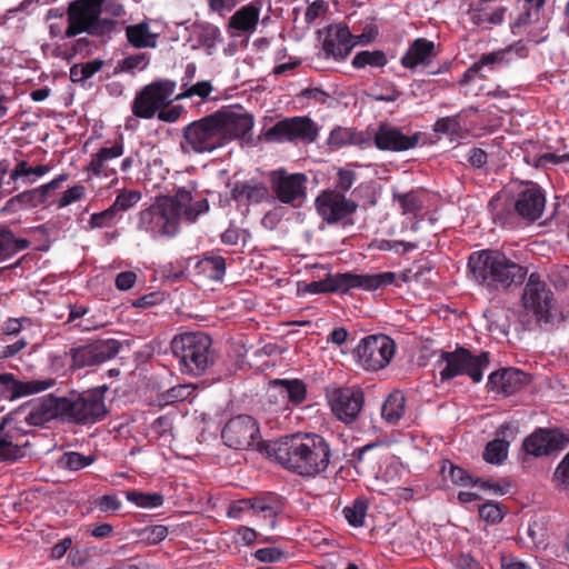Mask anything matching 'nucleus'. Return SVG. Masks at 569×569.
<instances>
[{
    "instance_id": "6e6d98bb",
    "label": "nucleus",
    "mask_w": 569,
    "mask_h": 569,
    "mask_svg": "<svg viewBox=\"0 0 569 569\" xmlns=\"http://www.w3.org/2000/svg\"><path fill=\"white\" fill-rule=\"evenodd\" d=\"M141 199V193L137 190H122L111 204L117 214L132 208Z\"/></svg>"
},
{
    "instance_id": "13d9d810",
    "label": "nucleus",
    "mask_w": 569,
    "mask_h": 569,
    "mask_svg": "<svg viewBox=\"0 0 569 569\" xmlns=\"http://www.w3.org/2000/svg\"><path fill=\"white\" fill-rule=\"evenodd\" d=\"M118 214L110 206L108 209L92 213L89 220V224L93 229L109 228L118 221Z\"/></svg>"
},
{
    "instance_id": "7ed1b4c3",
    "label": "nucleus",
    "mask_w": 569,
    "mask_h": 569,
    "mask_svg": "<svg viewBox=\"0 0 569 569\" xmlns=\"http://www.w3.org/2000/svg\"><path fill=\"white\" fill-rule=\"evenodd\" d=\"M208 210L207 198L194 199L190 190L179 188L174 194L160 197L154 204L140 211L138 229L152 238L173 236L181 219L193 222L199 214Z\"/></svg>"
},
{
    "instance_id": "9d476101",
    "label": "nucleus",
    "mask_w": 569,
    "mask_h": 569,
    "mask_svg": "<svg viewBox=\"0 0 569 569\" xmlns=\"http://www.w3.org/2000/svg\"><path fill=\"white\" fill-rule=\"evenodd\" d=\"M268 181L271 201L298 208L307 199L309 179L303 172L278 168L268 173Z\"/></svg>"
},
{
    "instance_id": "338daca9",
    "label": "nucleus",
    "mask_w": 569,
    "mask_h": 569,
    "mask_svg": "<svg viewBox=\"0 0 569 569\" xmlns=\"http://www.w3.org/2000/svg\"><path fill=\"white\" fill-rule=\"evenodd\" d=\"M28 325H32V320L29 317H21V318H8L1 327L2 333L13 336L18 335L23 327Z\"/></svg>"
},
{
    "instance_id": "79ce46f5",
    "label": "nucleus",
    "mask_w": 569,
    "mask_h": 569,
    "mask_svg": "<svg viewBox=\"0 0 569 569\" xmlns=\"http://www.w3.org/2000/svg\"><path fill=\"white\" fill-rule=\"evenodd\" d=\"M126 499L139 508L154 509L164 502V497L160 492H144L139 490H130L126 492Z\"/></svg>"
},
{
    "instance_id": "bb28decb",
    "label": "nucleus",
    "mask_w": 569,
    "mask_h": 569,
    "mask_svg": "<svg viewBox=\"0 0 569 569\" xmlns=\"http://www.w3.org/2000/svg\"><path fill=\"white\" fill-rule=\"evenodd\" d=\"M355 47L353 34L348 26L342 23L331 24L327 28L322 49L327 57L343 60Z\"/></svg>"
},
{
    "instance_id": "7c9ffc66",
    "label": "nucleus",
    "mask_w": 569,
    "mask_h": 569,
    "mask_svg": "<svg viewBox=\"0 0 569 569\" xmlns=\"http://www.w3.org/2000/svg\"><path fill=\"white\" fill-rule=\"evenodd\" d=\"M527 56V47L521 42H517L515 44L506 47L505 49L483 53L477 60V62L481 69L483 67H488L490 70H495L497 68L507 66L518 59L526 58Z\"/></svg>"
},
{
    "instance_id": "aec40b11",
    "label": "nucleus",
    "mask_w": 569,
    "mask_h": 569,
    "mask_svg": "<svg viewBox=\"0 0 569 569\" xmlns=\"http://www.w3.org/2000/svg\"><path fill=\"white\" fill-rule=\"evenodd\" d=\"M56 379L18 380L11 372L0 373V399L14 400L21 397L39 393L52 388Z\"/></svg>"
},
{
    "instance_id": "052dcab7",
    "label": "nucleus",
    "mask_w": 569,
    "mask_h": 569,
    "mask_svg": "<svg viewBox=\"0 0 569 569\" xmlns=\"http://www.w3.org/2000/svg\"><path fill=\"white\" fill-rule=\"evenodd\" d=\"M479 516L489 523H498L503 519L505 512L498 502L488 501L479 506Z\"/></svg>"
},
{
    "instance_id": "b1692460",
    "label": "nucleus",
    "mask_w": 569,
    "mask_h": 569,
    "mask_svg": "<svg viewBox=\"0 0 569 569\" xmlns=\"http://www.w3.org/2000/svg\"><path fill=\"white\" fill-rule=\"evenodd\" d=\"M516 210L527 223L537 221L546 206L545 193L537 184H529L513 198Z\"/></svg>"
},
{
    "instance_id": "8fccbe9b",
    "label": "nucleus",
    "mask_w": 569,
    "mask_h": 569,
    "mask_svg": "<svg viewBox=\"0 0 569 569\" xmlns=\"http://www.w3.org/2000/svg\"><path fill=\"white\" fill-rule=\"evenodd\" d=\"M448 468V477L455 486L469 487L477 486L478 481L462 467L453 465L451 461H445L442 472L445 473Z\"/></svg>"
},
{
    "instance_id": "20e7f679",
    "label": "nucleus",
    "mask_w": 569,
    "mask_h": 569,
    "mask_svg": "<svg viewBox=\"0 0 569 569\" xmlns=\"http://www.w3.org/2000/svg\"><path fill=\"white\" fill-rule=\"evenodd\" d=\"M62 407L63 397L49 395L3 416L0 421V461L16 462L24 456L20 440L26 431L17 427L19 416L24 415L23 420L29 426L42 427L54 419L64 421Z\"/></svg>"
},
{
    "instance_id": "c03bdc74",
    "label": "nucleus",
    "mask_w": 569,
    "mask_h": 569,
    "mask_svg": "<svg viewBox=\"0 0 569 569\" xmlns=\"http://www.w3.org/2000/svg\"><path fill=\"white\" fill-rule=\"evenodd\" d=\"M509 442L505 439L496 438L489 441L482 452V458L490 465H501L508 457Z\"/></svg>"
},
{
    "instance_id": "f8f14e48",
    "label": "nucleus",
    "mask_w": 569,
    "mask_h": 569,
    "mask_svg": "<svg viewBox=\"0 0 569 569\" xmlns=\"http://www.w3.org/2000/svg\"><path fill=\"white\" fill-rule=\"evenodd\" d=\"M396 352L395 341L386 335H370L362 338L355 349L357 363L367 371L386 368Z\"/></svg>"
},
{
    "instance_id": "39448f33",
    "label": "nucleus",
    "mask_w": 569,
    "mask_h": 569,
    "mask_svg": "<svg viewBox=\"0 0 569 569\" xmlns=\"http://www.w3.org/2000/svg\"><path fill=\"white\" fill-rule=\"evenodd\" d=\"M528 274L523 267L499 250H480L468 258V276L488 293L506 292L523 283Z\"/></svg>"
},
{
    "instance_id": "de8ad7c7",
    "label": "nucleus",
    "mask_w": 569,
    "mask_h": 569,
    "mask_svg": "<svg viewBox=\"0 0 569 569\" xmlns=\"http://www.w3.org/2000/svg\"><path fill=\"white\" fill-rule=\"evenodd\" d=\"M96 457L93 455L86 456L78 451H68L61 456L58 463L63 469L78 471L90 466Z\"/></svg>"
},
{
    "instance_id": "72a5a7b5",
    "label": "nucleus",
    "mask_w": 569,
    "mask_h": 569,
    "mask_svg": "<svg viewBox=\"0 0 569 569\" xmlns=\"http://www.w3.org/2000/svg\"><path fill=\"white\" fill-rule=\"evenodd\" d=\"M192 37L197 42V48L204 49L208 56L213 54L217 44L223 41L220 29L208 22L196 23Z\"/></svg>"
},
{
    "instance_id": "c85d7f7f",
    "label": "nucleus",
    "mask_w": 569,
    "mask_h": 569,
    "mask_svg": "<svg viewBox=\"0 0 569 569\" xmlns=\"http://www.w3.org/2000/svg\"><path fill=\"white\" fill-rule=\"evenodd\" d=\"M230 197L239 204H259L270 200L269 187L257 179L237 181L230 190Z\"/></svg>"
},
{
    "instance_id": "37998d69",
    "label": "nucleus",
    "mask_w": 569,
    "mask_h": 569,
    "mask_svg": "<svg viewBox=\"0 0 569 569\" xmlns=\"http://www.w3.org/2000/svg\"><path fill=\"white\" fill-rule=\"evenodd\" d=\"M104 66L101 59H94L83 63H76L70 68V80L73 83L83 84L88 79L99 72Z\"/></svg>"
},
{
    "instance_id": "ea45409f",
    "label": "nucleus",
    "mask_w": 569,
    "mask_h": 569,
    "mask_svg": "<svg viewBox=\"0 0 569 569\" xmlns=\"http://www.w3.org/2000/svg\"><path fill=\"white\" fill-rule=\"evenodd\" d=\"M66 356L70 357V368L73 370L99 365L92 343L72 347L66 352Z\"/></svg>"
},
{
    "instance_id": "c756f323",
    "label": "nucleus",
    "mask_w": 569,
    "mask_h": 569,
    "mask_svg": "<svg viewBox=\"0 0 569 569\" xmlns=\"http://www.w3.org/2000/svg\"><path fill=\"white\" fill-rule=\"evenodd\" d=\"M260 16V7L250 2L238 9L228 21V31L234 36L256 31Z\"/></svg>"
},
{
    "instance_id": "6e6552de",
    "label": "nucleus",
    "mask_w": 569,
    "mask_h": 569,
    "mask_svg": "<svg viewBox=\"0 0 569 569\" xmlns=\"http://www.w3.org/2000/svg\"><path fill=\"white\" fill-rule=\"evenodd\" d=\"M490 365V353L481 351L473 355L465 347H457L453 351H440V358L436 366L439 368V377L442 382L458 376H468L475 383L483 378V371Z\"/></svg>"
},
{
    "instance_id": "4c0bfd02",
    "label": "nucleus",
    "mask_w": 569,
    "mask_h": 569,
    "mask_svg": "<svg viewBox=\"0 0 569 569\" xmlns=\"http://www.w3.org/2000/svg\"><path fill=\"white\" fill-rule=\"evenodd\" d=\"M29 244V240L16 238L8 228L0 226V263L27 249Z\"/></svg>"
},
{
    "instance_id": "0e129e2a",
    "label": "nucleus",
    "mask_w": 569,
    "mask_h": 569,
    "mask_svg": "<svg viewBox=\"0 0 569 569\" xmlns=\"http://www.w3.org/2000/svg\"><path fill=\"white\" fill-rule=\"evenodd\" d=\"M353 139V132L346 128L333 129L328 138V143L332 148H341L348 143H351Z\"/></svg>"
},
{
    "instance_id": "f3484780",
    "label": "nucleus",
    "mask_w": 569,
    "mask_h": 569,
    "mask_svg": "<svg viewBox=\"0 0 569 569\" xmlns=\"http://www.w3.org/2000/svg\"><path fill=\"white\" fill-rule=\"evenodd\" d=\"M358 207L356 201L332 189L321 191L315 199L317 213L328 224L351 222Z\"/></svg>"
},
{
    "instance_id": "774afa93",
    "label": "nucleus",
    "mask_w": 569,
    "mask_h": 569,
    "mask_svg": "<svg viewBox=\"0 0 569 569\" xmlns=\"http://www.w3.org/2000/svg\"><path fill=\"white\" fill-rule=\"evenodd\" d=\"M553 480L563 488L569 486V451L557 466L553 472Z\"/></svg>"
},
{
    "instance_id": "864d4df0",
    "label": "nucleus",
    "mask_w": 569,
    "mask_h": 569,
    "mask_svg": "<svg viewBox=\"0 0 569 569\" xmlns=\"http://www.w3.org/2000/svg\"><path fill=\"white\" fill-rule=\"evenodd\" d=\"M526 10L520 13L516 20V26L522 27L531 23L533 20L539 19V11L543 8L547 0H523Z\"/></svg>"
},
{
    "instance_id": "f257e3e1",
    "label": "nucleus",
    "mask_w": 569,
    "mask_h": 569,
    "mask_svg": "<svg viewBox=\"0 0 569 569\" xmlns=\"http://www.w3.org/2000/svg\"><path fill=\"white\" fill-rule=\"evenodd\" d=\"M252 127L253 119L248 113L220 109L183 128L180 150L183 154L210 153L243 138Z\"/></svg>"
},
{
    "instance_id": "f03ea898",
    "label": "nucleus",
    "mask_w": 569,
    "mask_h": 569,
    "mask_svg": "<svg viewBox=\"0 0 569 569\" xmlns=\"http://www.w3.org/2000/svg\"><path fill=\"white\" fill-rule=\"evenodd\" d=\"M267 453L284 469L303 478L323 473L331 459L329 442L318 433H293L269 443Z\"/></svg>"
},
{
    "instance_id": "423d86ee",
    "label": "nucleus",
    "mask_w": 569,
    "mask_h": 569,
    "mask_svg": "<svg viewBox=\"0 0 569 569\" xmlns=\"http://www.w3.org/2000/svg\"><path fill=\"white\" fill-rule=\"evenodd\" d=\"M102 11L111 17L120 18L126 14L124 7L116 0H74L67 9L68 27L63 38H73L80 33L92 37L110 34L116 21L102 18Z\"/></svg>"
},
{
    "instance_id": "4468645a",
    "label": "nucleus",
    "mask_w": 569,
    "mask_h": 569,
    "mask_svg": "<svg viewBox=\"0 0 569 569\" xmlns=\"http://www.w3.org/2000/svg\"><path fill=\"white\" fill-rule=\"evenodd\" d=\"M319 134L317 123L307 116H296L277 121L264 132V139L270 142L300 140L313 142Z\"/></svg>"
},
{
    "instance_id": "4be33fe9",
    "label": "nucleus",
    "mask_w": 569,
    "mask_h": 569,
    "mask_svg": "<svg viewBox=\"0 0 569 569\" xmlns=\"http://www.w3.org/2000/svg\"><path fill=\"white\" fill-rule=\"evenodd\" d=\"M420 141V132L411 136L387 123H381L375 133V146L382 151L401 152L413 149Z\"/></svg>"
},
{
    "instance_id": "e433bc0d",
    "label": "nucleus",
    "mask_w": 569,
    "mask_h": 569,
    "mask_svg": "<svg viewBox=\"0 0 569 569\" xmlns=\"http://www.w3.org/2000/svg\"><path fill=\"white\" fill-rule=\"evenodd\" d=\"M128 42L136 49L156 48L158 34L150 31L148 22L131 24L126 28Z\"/></svg>"
},
{
    "instance_id": "c9c22d12",
    "label": "nucleus",
    "mask_w": 569,
    "mask_h": 569,
    "mask_svg": "<svg viewBox=\"0 0 569 569\" xmlns=\"http://www.w3.org/2000/svg\"><path fill=\"white\" fill-rule=\"evenodd\" d=\"M406 412V397L401 390L390 392L381 405V418L388 425L395 426Z\"/></svg>"
},
{
    "instance_id": "e2e57ef3",
    "label": "nucleus",
    "mask_w": 569,
    "mask_h": 569,
    "mask_svg": "<svg viewBox=\"0 0 569 569\" xmlns=\"http://www.w3.org/2000/svg\"><path fill=\"white\" fill-rule=\"evenodd\" d=\"M253 508H254V497L239 499L237 501H233L230 505L227 515L229 518L240 519L243 513H247V512L253 513Z\"/></svg>"
},
{
    "instance_id": "49530a36",
    "label": "nucleus",
    "mask_w": 569,
    "mask_h": 569,
    "mask_svg": "<svg viewBox=\"0 0 569 569\" xmlns=\"http://www.w3.org/2000/svg\"><path fill=\"white\" fill-rule=\"evenodd\" d=\"M393 200L398 201L402 213H417L423 207L422 192L420 190H411L409 192H393Z\"/></svg>"
},
{
    "instance_id": "a18cd8bd",
    "label": "nucleus",
    "mask_w": 569,
    "mask_h": 569,
    "mask_svg": "<svg viewBox=\"0 0 569 569\" xmlns=\"http://www.w3.org/2000/svg\"><path fill=\"white\" fill-rule=\"evenodd\" d=\"M368 507L369 506L367 500L365 498L358 497L352 501L351 505L343 508L342 513L350 526L359 528L365 523Z\"/></svg>"
},
{
    "instance_id": "cd10ccee",
    "label": "nucleus",
    "mask_w": 569,
    "mask_h": 569,
    "mask_svg": "<svg viewBox=\"0 0 569 569\" xmlns=\"http://www.w3.org/2000/svg\"><path fill=\"white\" fill-rule=\"evenodd\" d=\"M515 204L513 198L509 194L502 192L495 194L488 203L492 221L507 229L519 227L522 219Z\"/></svg>"
},
{
    "instance_id": "680f3d73",
    "label": "nucleus",
    "mask_w": 569,
    "mask_h": 569,
    "mask_svg": "<svg viewBox=\"0 0 569 569\" xmlns=\"http://www.w3.org/2000/svg\"><path fill=\"white\" fill-rule=\"evenodd\" d=\"M86 194V188L82 184H76L67 189L58 200H52L57 208L61 209L81 200Z\"/></svg>"
},
{
    "instance_id": "1a4fd4ad",
    "label": "nucleus",
    "mask_w": 569,
    "mask_h": 569,
    "mask_svg": "<svg viewBox=\"0 0 569 569\" xmlns=\"http://www.w3.org/2000/svg\"><path fill=\"white\" fill-rule=\"evenodd\" d=\"M106 386L83 391L76 399L63 397L64 421L78 425H92L102 420L107 413L104 403Z\"/></svg>"
},
{
    "instance_id": "3c124183",
    "label": "nucleus",
    "mask_w": 569,
    "mask_h": 569,
    "mask_svg": "<svg viewBox=\"0 0 569 569\" xmlns=\"http://www.w3.org/2000/svg\"><path fill=\"white\" fill-rule=\"evenodd\" d=\"M149 64V56L144 52L126 57L117 62L113 74L133 73L134 70H144Z\"/></svg>"
},
{
    "instance_id": "09e8293b",
    "label": "nucleus",
    "mask_w": 569,
    "mask_h": 569,
    "mask_svg": "<svg viewBox=\"0 0 569 569\" xmlns=\"http://www.w3.org/2000/svg\"><path fill=\"white\" fill-rule=\"evenodd\" d=\"M91 343L99 365L114 358L121 349L120 341L113 338L100 339Z\"/></svg>"
},
{
    "instance_id": "9b49d317",
    "label": "nucleus",
    "mask_w": 569,
    "mask_h": 569,
    "mask_svg": "<svg viewBox=\"0 0 569 569\" xmlns=\"http://www.w3.org/2000/svg\"><path fill=\"white\" fill-rule=\"evenodd\" d=\"M522 305L527 312L532 313L539 325L552 323L556 316L555 297L548 284L537 272L527 280L522 293Z\"/></svg>"
},
{
    "instance_id": "58836bf2",
    "label": "nucleus",
    "mask_w": 569,
    "mask_h": 569,
    "mask_svg": "<svg viewBox=\"0 0 569 569\" xmlns=\"http://www.w3.org/2000/svg\"><path fill=\"white\" fill-rule=\"evenodd\" d=\"M289 408L301 405L307 397V386L300 379H277Z\"/></svg>"
},
{
    "instance_id": "a211bd4d",
    "label": "nucleus",
    "mask_w": 569,
    "mask_h": 569,
    "mask_svg": "<svg viewBox=\"0 0 569 569\" xmlns=\"http://www.w3.org/2000/svg\"><path fill=\"white\" fill-rule=\"evenodd\" d=\"M396 281V273L391 271L376 274H358L352 272L330 273L332 291L347 293L351 289L375 291L379 288L392 284Z\"/></svg>"
},
{
    "instance_id": "473e14b6",
    "label": "nucleus",
    "mask_w": 569,
    "mask_h": 569,
    "mask_svg": "<svg viewBox=\"0 0 569 569\" xmlns=\"http://www.w3.org/2000/svg\"><path fill=\"white\" fill-rule=\"evenodd\" d=\"M436 54L433 41L426 38H417L401 57L400 63L406 69H415L419 64H428Z\"/></svg>"
},
{
    "instance_id": "dca6fc26",
    "label": "nucleus",
    "mask_w": 569,
    "mask_h": 569,
    "mask_svg": "<svg viewBox=\"0 0 569 569\" xmlns=\"http://www.w3.org/2000/svg\"><path fill=\"white\" fill-rule=\"evenodd\" d=\"M223 443L234 450H247L260 445V428L249 415L230 418L221 431Z\"/></svg>"
},
{
    "instance_id": "a19ab883",
    "label": "nucleus",
    "mask_w": 569,
    "mask_h": 569,
    "mask_svg": "<svg viewBox=\"0 0 569 569\" xmlns=\"http://www.w3.org/2000/svg\"><path fill=\"white\" fill-rule=\"evenodd\" d=\"M388 63V58L382 50H362L355 54L351 66L355 69H363L366 67L371 68H385Z\"/></svg>"
},
{
    "instance_id": "5fc2aeb1",
    "label": "nucleus",
    "mask_w": 569,
    "mask_h": 569,
    "mask_svg": "<svg viewBox=\"0 0 569 569\" xmlns=\"http://www.w3.org/2000/svg\"><path fill=\"white\" fill-rule=\"evenodd\" d=\"M525 160L527 163L535 166L536 168H547L549 164H558L562 162H569V152L563 154H557L552 152H546L540 156H526Z\"/></svg>"
},
{
    "instance_id": "0eeeda50",
    "label": "nucleus",
    "mask_w": 569,
    "mask_h": 569,
    "mask_svg": "<svg viewBox=\"0 0 569 569\" xmlns=\"http://www.w3.org/2000/svg\"><path fill=\"white\" fill-rule=\"evenodd\" d=\"M171 351L183 373L201 376L214 365L212 340L201 331L177 335L171 341Z\"/></svg>"
},
{
    "instance_id": "69168bd1",
    "label": "nucleus",
    "mask_w": 569,
    "mask_h": 569,
    "mask_svg": "<svg viewBox=\"0 0 569 569\" xmlns=\"http://www.w3.org/2000/svg\"><path fill=\"white\" fill-rule=\"evenodd\" d=\"M357 178V173L349 169H339L337 173L336 181V191H339L345 194V192L349 191L355 183Z\"/></svg>"
},
{
    "instance_id": "5701e85b",
    "label": "nucleus",
    "mask_w": 569,
    "mask_h": 569,
    "mask_svg": "<svg viewBox=\"0 0 569 569\" xmlns=\"http://www.w3.org/2000/svg\"><path fill=\"white\" fill-rule=\"evenodd\" d=\"M529 381V376L520 369L501 368L489 375L487 387L491 392L509 397L522 390Z\"/></svg>"
},
{
    "instance_id": "ddd939ff",
    "label": "nucleus",
    "mask_w": 569,
    "mask_h": 569,
    "mask_svg": "<svg viewBox=\"0 0 569 569\" xmlns=\"http://www.w3.org/2000/svg\"><path fill=\"white\" fill-rule=\"evenodd\" d=\"M172 80H158L147 84L137 93L132 101V113L142 119H151L157 111L171 102V96L176 90Z\"/></svg>"
},
{
    "instance_id": "412c9836",
    "label": "nucleus",
    "mask_w": 569,
    "mask_h": 569,
    "mask_svg": "<svg viewBox=\"0 0 569 569\" xmlns=\"http://www.w3.org/2000/svg\"><path fill=\"white\" fill-rule=\"evenodd\" d=\"M69 179L68 173H61L48 183L40 187L24 190L13 196L9 203L19 209H32L40 206L50 207L53 206V201H49L52 197V192L61 187L63 182Z\"/></svg>"
},
{
    "instance_id": "2f4dec72",
    "label": "nucleus",
    "mask_w": 569,
    "mask_h": 569,
    "mask_svg": "<svg viewBox=\"0 0 569 569\" xmlns=\"http://www.w3.org/2000/svg\"><path fill=\"white\" fill-rule=\"evenodd\" d=\"M286 509V499L274 492H263L254 497L253 516L269 520L271 528L276 527L277 517Z\"/></svg>"
},
{
    "instance_id": "393cba45",
    "label": "nucleus",
    "mask_w": 569,
    "mask_h": 569,
    "mask_svg": "<svg viewBox=\"0 0 569 569\" xmlns=\"http://www.w3.org/2000/svg\"><path fill=\"white\" fill-rule=\"evenodd\" d=\"M50 164L31 166L24 159L14 158L13 171L8 180L2 181L7 194H11L22 186L34 183L39 178L51 171Z\"/></svg>"
},
{
    "instance_id": "a878e982",
    "label": "nucleus",
    "mask_w": 569,
    "mask_h": 569,
    "mask_svg": "<svg viewBox=\"0 0 569 569\" xmlns=\"http://www.w3.org/2000/svg\"><path fill=\"white\" fill-rule=\"evenodd\" d=\"M124 152L123 138L114 140L110 147H102L91 156L88 172L96 177L112 178V182L118 181V172L110 166V161L121 157Z\"/></svg>"
},
{
    "instance_id": "603ef678",
    "label": "nucleus",
    "mask_w": 569,
    "mask_h": 569,
    "mask_svg": "<svg viewBox=\"0 0 569 569\" xmlns=\"http://www.w3.org/2000/svg\"><path fill=\"white\" fill-rule=\"evenodd\" d=\"M266 405L268 410L272 412L286 411L290 409L280 387L277 385V379L270 382L266 393Z\"/></svg>"
},
{
    "instance_id": "bf43d9fd",
    "label": "nucleus",
    "mask_w": 569,
    "mask_h": 569,
    "mask_svg": "<svg viewBox=\"0 0 569 569\" xmlns=\"http://www.w3.org/2000/svg\"><path fill=\"white\" fill-rule=\"evenodd\" d=\"M213 87L212 83L208 80L199 81L192 86H188L183 89L181 93L176 97V100H181L186 98L199 97L201 99H206L212 92Z\"/></svg>"
},
{
    "instance_id": "2eb2a0df",
    "label": "nucleus",
    "mask_w": 569,
    "mask_h": 569,
    "mask_svg": "<svg viewBox=\"0 0 569 569\" xmlns=\"http://www.w3.org/2000/svg\"><path fill=\"white\" fill-rule=\"evenodd\" d=\"M326 398L335 417L346 425L357 420L365 403L359 387H330L326 389Z\"/></svg>"
},
{
    "instance_id": "6ab92c4d",
    "label": "nucleus",
    "mask_w": 569,
    "mask_h": 569,
    "mask_svg": "<svg viewBox=\"0 0 569 569\" xmlns=\"http://www.w3.org/2000/svg\"><path fill=\"white\" fill-rule=\"evenodd\" d=\"M569 443V437L559 428H537L525 438L522 448L531 456L541 457L563 449Z\"/></svg>"
},
{
    "instance_id": "f704fd0d",
    "label": "nucleus",
    "mask_w": 569,
    "mask_h": 569,
    "mask_svg": "<svg viewBox=\"0 0 569 569\" xmlns=\"http://www.w3.org/2000/svg\"><path fill=\"white\" fill-rule=\"evenodd\" d=\"M197 274L212 281H220L226 273V260L214 252H206L194 264Z\"/></svg>"
},
{
    "instance_id": "4d7b16f0",
    "label": "nucleus",
    "mask_w": 569,
    "mask_h": 569,
    "mask_svg": "<svg viewBox=\"0 0 569 569\" xmlns=\"http://www.w3.org/2000/svg\"><path fill=\"white\" fill-rule=\"evenodd\" d=\"M169 533L168 527L163 525H152L143 528L139 537L148 545H157L163 541Z\"/></svg>"
}]
</instances>
